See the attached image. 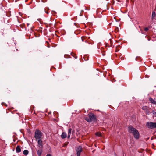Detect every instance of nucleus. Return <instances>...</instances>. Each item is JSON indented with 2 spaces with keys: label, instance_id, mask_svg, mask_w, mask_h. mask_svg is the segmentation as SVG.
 Returning <instances> with one entry per match:
<instances>
[{
  "label": "nucleus",
  "instance_id": "f03ea898",
  "mask_svg": "<svg viewBox=\"0 0 156 156\" xmlns=\"http://www.w3.org/2000/svg\"><path fill=\"white\" fill-rule=\"evenodd\" d=\"M88 117H85V119L87 122H90L93 121H94L96 119V117L94 114L90 113L88 114Z\"/></svg>",
  "mask_w": 156,
  "mask_h": 156
},
{
  "label": "nucleus",
  "instance_id": "6ab92c4d",
  "mask_svg": "<svg viewBox=\"0 0 156 156\" xmlns=\"http://www.w3.org/2000/svg\"><path fill=\"white\" fill-rule=\"evenodd\" d=\"M46 156H51V155L49 154H47Z\"/></svg>",
  "mask_w": 156,
  "mask_h": 156
},
{
  "label": "nucleus",
  "instance_id": "4468645a",
  "mask_svg": "<svg viewBox=\"0 0 156 156\" xmlns=\"http://www.w3.org/2000/svg\"><path fill=\"white\" fill-rule=\"evenodd\" d=\"M142 108L145 111L148 109V107L147 106H143L142 107Z\"/></svg>",
  "mask_w": 156,
  "mask_h": 156
},
{
  "label": "nucleus",
  "instance_id": "f3484780",
  "mask_svg": "<svg viewBox=\"0 0 156 156\" xmlns=\"http://www.w3.org/2000/svg\"><path fill=\"white\" fill-rule=\"evenodd\" d=\"M144 30L145 31H147L148 30V27H146L145 28H144Z\"/></svg>",
  "mask_w": 156,
  "mask_h": 156
},
{
  "label": "nucleus",
  "instance_id": "dca6fc26",
  "mask_svg": "<svg viewBox=\"0 0 156 156\" xmlns=\"http://www.w3.org/2000/svg\"><path fill=\"white\" fill-rule=\"evenodd\" d=\"M145 112H146V113L148 115H149L150 113V111L148 109L146 110Z\"/></svg>",
  "mask_w": 156,
  "mask_h": 156
},
{
  "label": "nucleus",
  "instance_id": "7ed1b4c3",
  "mask_svg": "<svg viewBox=\"0 0 156 156\" xmlns=\"http://www.w3.org/2000/svg\"><path fill=\"white\" fill-rule=\"evenodd\" d=\"M42 135V133L40 131L38 130H36L35 131L34 136V137L36 140L37 141V140L41 139Z\"/></svg>",
  "mask_w": 156,
  "mask_h": 156
},
{
  "label": "nucleus",
  "instance_id": "1a4fd4ad",
  "mask_svg": "<svg viewBox=\"0 0 156 156\" xmlns=\"http://www.w3.org/2000/svg\"><path fill=\"white\" fill-rule=\"evenodd\" d=\"M149 100L151 103L154 105L156 104V101L154 100V99H153L152 98H149Z\"/></svg>",
  "mask_w": 156,
  "mask_h": 156
},
{
  "label": "nucleus",
  "instance_id": "4be33fe9",
  "mask_svg": "<svg viewBox=\"0 0 156 156\" xmlns=\"http://www.w3.org/2000/svg\"><path fill=\"white\" fill-rule=\"evenodd\" d=\"M155 128H156V127Z\"/></svg>",
  "mask_w": 156,
  "mask_h": 156
},
{
  "label": "nucleus",
  "instance_id": "412c9836",
  "mask_svg": "<svg viewBox=\"0 0 156 156\" xmlns=\"http://www.w3.org/2000/svg\"><path fill=\"white\" fill-rule=\"evenodd\" d=\"M77 56L75 57L76 58H77Z\"/></svg>",
  "mask_w": 156,
  "mask_h": 156
},
{
  "label": "nucleus",
  "instance_id": "0eeeda50",
  "mask_svg": "<svg viewBox=\"0 0 156 156\" xmlns=\"http://www.w3.org/2000/svg\"><path fill=\"white\" fill-rule=\"evenodd\" d=\"M21 151V147L19 145H18L16 148V151L17 153H19Z\"/></svg>",
  "mask_w": 156,
  "mask_h": 156
},
{
  "label": "nucleus",
  "instance_id": "f8f14e48",
  "mask_svg": "<svg viewBox=\"0 0 156 156\" xmlns=\"http://www.w3.org/2000/svg\"><path fill=\"white\" fill-rule=\"evenodd\" d=\"M156 15L154 11H153L152 16H151V19L152 20H153L154 18V17H155Z\"/></svg>",
  "mask_w": 156,
  "mask_h": 156
},
{
  "label": "nucleus",
  "instance_id": "423d86ee",
  "mask_svg": "<svg viewBox=\"0 0 156 156\" xmlns=\"http://www.w3.org/2000/svg\"><path fill=\"white\" fill-rule=\"evenodd\" d=\"M37 143L39 147L40 148H42L43 145L42 144V141L41 140V139L38 140Z\"/></svg>",
  "mask_w": 156,
  "mask_h": 156
},
{
  "label": "nucleus",
  "instance_id": "9b49d317",
  "mask_svg": "<svg viewBox=\"0 0 156 156\" xmlns=\"http://www.w3.org/2000/svg\"><path fill=\"white\" fill-rule=\"evenodd\" d=\"M42 153V151L41 149L37 151V153L38 156H41Z\"/></svg>",
  "mask_w": 156,
  "mask_h": 156
},
{
  "label": "nucleus",
  "instance_id": "a211bd4d",
  "mask_svg": "<svg viewBox=\"0 0 156 156\" xmlns=\"http://www.w3.org/2000/svg\"><path fill=\"white\" fill-rule=\"evenodd\" d=\"M44 11L47 14H48V13L47 12H46V9H44Z\"/></svg>",
  "mask_w": 156,
  "mask_h": 156
},
{
  "label": "nucleus",
  "instance_id": "20e7f679",
  "mask_svg": "<svg viewBox=\"0 0 156 156\" xmlns=\"http://www.w3.org/2000/svg\"><path fill=\"white\" fill-rule=\"evenodd\" d=\"M146 126L149 129H153L156 127V123L151 122H147Z\"/></svg>",
  "mask_w": 156,
  "mask_h": 156
},
{
  "label": "nucleus",
  "instance_id": "ddd939ff",
  "mask_svg": "<svg viewBox=\"0 0 156 156\" xmlns=\"http://www.w3.org/2000/svg\"><path fill=\"white\" fill-rule=\"evenodd\" d=\"M29 151L28 150H24L23 151V154L25 155H27L28 154Z\"/></svg>",
  "mask_w": 156,
  "mask_h": 156
},
{
  "label": "nucleus",
  "instance_id": "6e6552de",
  "mask_svg": "<svg viewBox=\"0 0 156 156\" xmlns=\"http://www.w3.org/2000/svg\"><path fill=\"white\" fill-rule=\"evenodd\" d=\"M72 132V129L71 128H70L68 129V138H69L70 136V135L71 134Z\"/></svg>",
  "mask_w": 156,
  "mask_h": 156
},
{
  "label": "nucleus",
  "instance_id": "39448f33",
  "mask_svg": "<svg viewBox=\"0 0 156 156\" xmlns=\"http://www.w3.org/2000/svg\"><path fill=\"white\" fill-rule=\"evenodd\" d=\"M77 156H80V153L82 151V148L80 146H79L76 150Z\"/></svg>",
  "mask_w": 156,
  "mask_h": 156
},
{
  "label": "nucleus",
  "instance_id": "f257e3e1",
  "mask_svg": "<svg viewBox=\"0 0 156 156\" xmlns=\"http://www.w3.org/2000/svg\"><path fill=\"white\" fill-rule=\"evenodd\" d=\"M129 131L130 133H133L134 137L136 139L139 138V133L137 130L132 126L128 127Z\"/></svg>",
  "mask_w": 156,
  "mask_h": 156
},
{
  "label": "nucleus",
  "instance_id": "9d476101",
  "mask_svg": "<svg viewBox=\"0 0 156 156\" xmlns=\"http://www.w3.org/2000/svg\"><path fill=\"white\" fill-rule=\"evenodd\" d=\"M67 137V134L65 132H63L61 135V137L62 139H64Z\"/></svg>",
  "mask_w": 156,
  "mask_h": 156
},
{
  "label": "nucleus",
  "instance_id": "aec40b11",
  "mask_svg": "<svg viewBox=\"0 0 156 156\" xmlns=\"http://www.w3.org/2000/svg\"><path fill=\"white\" fill-rule=\"evenodd\" d=\"M47 8L48 9V10L49 9V8Z\"/></svg>",
  "mask_w": 156,
  "mask_h": 156
},
{
  "label": "nucleus",
  "instance_id": "2eb2a0df",
  "mask_svg": "<svg viewBox=\"0 0 156 156\" xmlns=\"http://www.w3.org/2000/svg\"><path fill=\"white\" fill-rule=\"evenodd\" d=\"M96 135L98 136H101V134L100 133L97 132L96 133Z\"/></svg>",
  "mask_w": 156,
  "mask_h": 156
}]
</instances>
